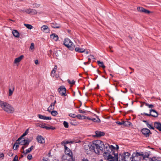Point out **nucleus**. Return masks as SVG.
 <instances>
[{
	"label": "nucleus",
	"mask_w": 161,
	"mask_h": 161,
	"mask_svg": "<svg viewBox=\"0 0 161 161\" xmlns=\"http://www.w3.org/2000/svg\"><path fill=\"white\" fill-rule=\"evenodd\" d=\"M76 115L74 114L70 113L69 114V116L74 118L76 117Z\"/></svg>",
	"instance_id": "obj_48"
},
{
	"label": "nucleus",
	"mask_w": 161,
	"mask_h": 161,
	"mask_svg": "<svg viewBox=\"0 0 161 161\" xmlns=\"http://www.w3.org/2000/svg\"><path fill=\"white\" fill-rule=\"evenodd\" d=\"M19 143H18L17 142H16L14 143L13 147V149L14 150H16L19 147Z\"/></svg>",
	"instance_id": "obj_31"
},
{
	"label": "nucleus",
	"mask_w": 161,
	"mask_h": 161,
	"mask_svg": "<svg viewBox=\"0 0 161 161\" xmlns=\"http://www.w3.org/2000/svg\"><path fill=\"white\" fill-rule=\"evenodd\" d=\"M75 50L76 52H78L80 53H83L85 51V49L84 48H80L78 47H75Z\"/></svg>",
	"instance_id": "obj_24"
},
{
	"label": "nucleus",
	"mask_w": 161,
	"mask_h": 161,
	"mask_svg": "<svg viewBox=\"0 0 161 161\" xmlns=\"http://www.w3.org/2000/svg\"><path fill=\"white\" fill-rule=\"evenodd\" d=\"M76 117L80 119H82V117H84V118L85 116L79 114L76 115Z\"/></svg>",
	"instance_id": "obj_46"
},
{
	"label": "nucleus",
	"mask_w": 161,
	"mask_h": 161,
	"mask_svg": "<svg viewBox=\"0 0 161 161\" xmlns=\"http://www.w3.org/2000/svg\"><path fill=\"white\" fill-rule=\"evenodd\" d=\"M107 144H104L103 142L100 140L94 141L92 144V147H93V150L96 153H98L99 150L103 151L104 149H106V145Z\"/></svg>",
	"instance_id": "obj_2"
},
{
	"label": "nucleus",
	"mask_w": 161,
	"mask_h": 161,
	"mask_svg": "<svg viewBox=\"0 0 161 161\" xmlns=\"http://www.w3.org/2000/svg\"><path fill=\"white\" fill-rule=\"evenodd\" d=\"M34 48V44L33 43H32L31 44V45L30 47V49L31 50H32Z\"/></svg>",
	"instance_id": "obj_49"
},
{
	"label": "nucleus",
	"mask_w": 161,
	"mask_h": 161,
	"mask_svg": "<svg viewBox=\"0 0 161 161\" xmlns=\"http://www.w3.org/2000/svg\"><path fill=\"white\" fill-rule=\"evenodd\" d=\"M31 9L29 8L25 10H23V11L24 12H25L27 13L28 14H31Z\"/></svg>",
	"instance_id": "obj_43"
},
{
	"label": "nucleus",
	"mask_w": 161,
	"mask_h": 161,
	"mask_svg": "<svg viewBox=\"0 0 161 161\" xmlns=\"http://www.w3.org/2000/svg\"><path fill=\"white\" fill-rule=\"evenodd\" d=\"M142 121L146 123V124H147V123H148V122L147 121L145 120H143Z\"/></svg>",
	"instance_id": "obj_61"
},
{
	"label": "nucleus",
	"mask_w": 161,
	"mask_h": 161,
	"mask_svg": "<svg viewBox=\"0 0 161 161\" xmlns=\"http://www.w3.org/2000/svg\"><path fill=\"white\" fill-rule=\"evenodd\" d=\"M36 126L37 127H41L42 128H44L47 130H50V129H52L53 130L55 129V128L53 127L52 126L51 127H48L47 126H46L45 125V124H39V123H37L36 124Z\"/></svg>",
	"instance_id": "obj_10"
},
{
	"label": "nucleus",
	"mask_w": 161,
	"mask_h": 161,
	"mask_svg": "<svg viewBox=\"0 0 161 161\" xmlns=\"http://www.w3.org/2000/svg\"><path fill=\"white\" fill-rule=\"evenodd\" d=\"M122 155H124V156H126L130 157V153L128 152H124L123 153V154Z\"/></svg>",
	"instance_id": "obj_47"
},
{
	"label": "nucleus",
	"mask_w": 161,
	"mask_h": 161,
	"mask_svg": "<svg viewBox=\"0 0 161 161\" xmlns=\"http://www.w3.org/2000/svg\"><path fill=\"white\" fill-rule=\"evenodd\" d=\"M108 148L107 149H108V150H109V149H111L112 152H114L113 150H115L116 149V147H114L113 145H109L108 144Z\"/></svg>",
	"instance_id": "obj_30"
},
{
	"label": "nucleus",
	"mask_w": 161,
	"mask_h": 161,
	"mask_svg": "<svg viewBox=\"0 0 161 161\" xmlns=\"http://www.w3.org/2000/svg\"><path fill=\"white\" fill-rule=\"evenodd\" d=\"M88 58H90L91 59L94 58V57L93 55H90L89 56H88Z\"/></svg>",
	"instance_id": "obj_55"
},
{
	"label": "nucleus",
	"mask_w": 161,
	"mask_h": 161,
	"mask_svg": "<svg viewBox=\"0 0 161 161\" xmlns=\"http://www.w3.org/2000/svg\"><path fill=\"white\" fill-rule=\"evenodd\" d=\"M70 142H69V141L64 140L61 142V145L62 146H64V147H65V144H68Z\"/></svg>",
	"instance_id": "obj_35"
},
{
	"label": "nucleus",
	"mask_w": 161,
	"mask_h": 161,
	"mask_svg": "<svg viewBox=\"0 0 161 161\" xmlns=\"http://www.w3.org/2000/svg\"><path fill=\"white\" fill-rule=\"evenodd\" d=\"M52 115L53 116H56L58 114V112L56 111H53L51 112Z\"/></svg>",
	"instance_id": "obj_40"
},
{
	"label": "nucleus",
	"mask_w": 161,
	"mask_h": 161,
	"mask_svg": "<svg viewBox=\"0 0 161 161\" xmlns=\"http://www.w3.org/2000/svg\"><path fill=\"white\" fill-rule=\"evenodd\" d=\"M56 103V100H55V101H54V102L53 103H52V104H53L54 105H55V103Z\"/></svg>",
	"instance_id": "obj_62"
},
{
	"label": "nucleus",
	"mask_w": 161,
	"mask_h": 161,
	"mask_svg": "<svg viewBox=\"0 0 161 161\" xmlns=\"http://www.w3.org/2000/svg\"><path fill=\"white\" fill-rule=\"evenodd\" d=\"M78 111H79V112L80 113L84 114V113H86V111H85L84 110H82L81 109H80Z\"/></svg>",
	"instance_id": "obj_52"
},
{
	"label": "nucleus",
	"mask_w": 161,
	"mask_h": 161,
	"mask_svg": "<svg viewBox=\"0 0 161 161\" xmlns=\"http://www.w3.org/2000/svg\"><path fill=\"white\" fill-rule=\"evenodd\" d=\"M51 27L54 28H59L60 27V26L59 24L55 22L51 23Z\"/></svg>",
	"instance_id": "obj_20"
},
{
	"label": "nucleus",
	"mask_w": 161,
	"mask_h": 161,
	"mask_svg": "<svg viewBox=\"0 0 161 161\" xmlns=\"http://www.w3.org/2000/svg\"><path fill=\"white\" fill-rule=\"evenodd\" d=\"M150 113L151 114V116L154 117H156L158 116V113L154 109H150Z\"/></svg>",
	"instance_id": "obj_17"
},
{
	"label": "nucleus",
	"mask_w": 161,
	"mask_h": 161,
	"mask_svg": "<svg viewBox=\"0 0 161 161\" xmlns=\"http://www.w3.org/2000/svg\"><path fill=\"white\" fill-rule=\"evenodd\" d=\"M62 161H74L73 156L65 155L63 156L62 158Z\"/></svg>",
	"instance_id": "obj_9"
},
{
	"label": "nucleus",
	"mask_w": 161,
	"mask_h": 161,
	"mask_svg": "<svg viewBox=\"0 0 161 161\" xmlns=\"http://www.w3.org/2000/svg\"><path fill=\"white\" fill-rule=\"evenodd\" d=\"M12 33L14 36L18 38L19 36V34L16 30H14L12 31Z\"/></svg>",
	"instance_id": "obj_25"
},
{
	"label": "nucleus",
	"mask_w": 161,
	"mask_h": 161,
	"mask_svg": "<svg viewBox=\"0 0 161 161\" xmlns=\"http://www.w3.org/2000/svg\"><path fill=\"white\" fill-rule=\"evenodd\" d=\"M96 135L95 136L97 137H100L104 135V133L103 132L97 131L95 132Z\"/></svg>",
	"instance_id": "obj_22"
},
{
	"label": "nucleus",
	"mask_w": 161,
	"mask_h": 161,
	"mask_svg": "<svg viewBox=\"0 0 161 161\" xmlns=\"http://www.w3.org/2000/svg\"><path fill=\"white\" fill-rule=\"evenodd\" d=\"M141 114L142 115L144 114L145 115L148 116H151V114L150 113V114H147V113H144L143 114Z\"/></svg>",
	"instance_id": "obj_54"
},
{
	"label": "nucleus",
	"mask_w": 161,
	"mask_h": 161,
	"mask_svg": "<svg viewBox=\"0 0 161 161\" xmlns=\"http://www.w3.org/2000/svg\"><path fill=\"white\" fill-rule=\"evenodd\" d=\"M54 108V105L52 103L49 107L48 108L47 111L49 112H51V110H53Z\"/></svg>",
	"instance_id": "obj_28"
},
{
	"label": "nucleus",
	"mask_w": 161,
	"mask_h": 161,
	"mask_svg": "<svg viewBox=\"0 0 161 161\" xmlns=\"http://www.w3.org/2000/svg\"><path fill=\"white\" fill-rule=\"evenodd\" d=\"M64 44L70 50L74 49L75 45L72 42L69 38H66L64 39Z\"/></svg>",
	"instance_id": "obj_6"
},
{
	"label": "nucleus",
	"mask_w": 161,
	"mask_h": 161,
	"mask_svg": "<svg viewBox=\"0 0 161 161\" xmlns=\"http://www.w3.org/2000/svg\"><path fill=\"white\" fill-rule=\"evenodd\" d=\"M24 25L26 28L29 29H31L33 28V26L31 25L27 24H24Z\"/></svg>",
	"instance_id": "obj_37"
},
{
	"label": "nucleus",
	"mask_w": 161,
	"mask_h": 161,
	"mask_svg": "<svg viewBox=\"0 0 161 161\" xmlns=\"http://www.w3.org/2000/svg\"><path fill=\"white\" fill-rule=\"evenodd\" d=\"M67 81L70 84H74L75 82V81L74 80L71 81L70 80L68 79Z\"/></svg>",
	"instance_id": "obj_45"
},
{
	"label": "nucleus",
	"mask_w": 161,
	"mask_h": 161,
	"mask_svg": "<svg viewBox=\"0 0 161 161\" xmlns=\"http://www.w3.org/2000/svg\"><path fill=\"white\" fill-rule=\"evenodd\" d=\"M14 90V88H13L12 89L10 88L9 89V90H8V92H9L8 96H10L12 95Z\"/></svg>",
	"instance_id": "obj_33"
},
{
	"label": "nucleus",
	"mask_w": 161,
	"mask_h": 161,
	"mask_svg": "<svg viewBox=\"0 0 161 161\" xmlns=\"http://www.w3.org/2000/svg\"><path fill=\"white\" fill-rule=\"evenodd\" d=\"M33 148L34 146H32L26 149L25 151L24 150H22L23 151H22L21 152L22 153H24V154H26L27 153H29L31 150L33 149Z\"/></svg>",
	"instance_id": "obj_18"
},
{
	"label": "nucleus",
	"mask_w": 161,
	"mask_h": 161,
	"mask_svg": "<svg viewBox=\"0 0 161 161\" xmlns=\"http://www.w3.org/2000/svg\"><path fill=\"white\" fill-rule=\"evenodd\" d=\"M121 159L122 161H130V157H128L126 156L122 155H121Z\"/></svg>",
	"instance_id": "obj_21"
},
{
	"label": "nucleus",
	"mask_w": 161,
	"mask_h": 161,
	"mask_svg": "<svg viewBox=\"0 0 161 161\" xmlns=\"http://www.w3.org/2000/svg\"><path fill=\"white\" fill-rule=\"evenodd\" d=\"M84 119H87L89 120H92V118H91L88 117H86V116H85L84 118Z\"/></svg>",
	"instance_id": "obj_58"
},
{
	"label": "nucleus",
	"mask_w": 161,
	"mask_h": 161,
	"mask_svg": "<svg viewBox=\"0 0 161 161\" xmlns=\"http://www.w3.org/2000/svg\"><path fill=\"white\" fill-rule=\"evenodd\" d=\"M124 125L125 126L130 125L132 124L129 121H124Z\"/></svg>",
	"instance_id": "obj_41"
},
{
	"label": "nucleus",
	"mask_w": 161,
	"mask_h": 161,
	"mask_svg": "<svg viewBox=\"0 0 161 161\" xmlns=\"http://www.w3.org/2000/svg\"><path fill=\"white\" fill-rule=\"evenodd\" d=\"M0 158H3V157H4V154H3V153H0Z\"/></svg>",
	"instance_id": "obj_57"
},
{
	"label": "nucleus",
	"mask_w": 161,
	"mask_h": 161,
	"mask_svg": "<svg viewBox=\"0 0 161 161\" xmlns=\"http://www.w3.org/2000/svg\"><path fill=\"white\" fill-rule=\"evenodd\" d=\"M38 116L40 119L46 120H50L52 119L51 117H47L44 115H43L40 114L38 115Z\"/></svg>",
	"instance_id": "obj_16"
},
{
	"label": "nucleus",
	"mask_w": 161,
	"mask_h": 161,
	"mask_svg": "<svg viewBox=\"0 0 161 161\" xmlns=\"http://www.w3.org/2000/svg\"><path fill=\"white\" fill-rule=\"evenodd\" d=\"M0 107L8 113L12 114L14 111V109L12 106L6 102L0 100Z\"/></svg>",
	"instance_id": "obj_4"
},
{
	"label": "nucleus",
	"mask_w": 161,
	"mask_h": 161,
	"mask_svg": "<svg viewBox=\"0 0 161 161\" xmlns=\"http://www.w3.org/2000/svg\"><path fill=\"white\" fill-rule=\"evenodd\" d=\"M149 154L143 153H134L133 154V159L135 161H141L142 159L143 161H149Z\"/></svg>",
	"instance_id": "obj_3"
},
{
	"label": "nucleus",
	"mask_w": 161,
	"mask_h": 161,
	"mask_svg": "<svg viewBox=\"0 0 161 161\" xmlns=\"http://www.w3.org/2000/svg\"><path fill=\"white\" fill-rule=\"evenodd\" d=\"M137 9L138 11L141 13H144L145 14H148L151 12L150 11L147 10L142 7H138Z\"/></svg>",
	"instance_id": "obj_12"
},
{
	"label": "nucleus",
	"mask_w": 161,
	"mask_h": 161,
	"mask_svg": "<svg viewBox=\"0 0 161 161\" xmlns=\"http://www.w3.org/2000/svg\"><path fill=\"white\" fill-rule=\"evenodd\" d=\"M65 153L67 155L72 156V153L70 150L66 146H65Z\"/></svg>",
	"instance_id": "obj_14"
},
{
	"label": "nucleus",
	"mask_w": 161,
	"mask_h": 161,
	"mask_svg": "<svg viewBox=\"0 0 161 161\" xmlns=\"http://www.w3.org/2000/svg\"><path fill=\"white\" fill-rule=\"evenodd\" d=\"M57 65H55L54 67L53 68V70L51 71V73L52 74H54L55 73L56 71L57 70Z\"/></svg>",
	"instance_id": "obj_39"
},
{
	"label": "nucleus",
	"mask_w": 161,
	"mask_h": 161,
	"mask_svg": "<svg viewBox=\"0 0 161 161\" xmlns=\"http://www.w3.org/2000/svg\"><path fill=\"white\" fill-rule=\"evenodd\" d=\"M37 13V12L36 11L35 9H31V14L32 15H35Z\"/></svg>",
	"instance_id": "obj_42"
},
{
	"label": "nucleus",
	"mask_w": 161,
	"mask_h": 161,
	"mask_svg": "<svg viewBox=\"0 0 161 161\" xmlns=\"http://www.w3.org/2000/svg\"><path fill=\"white\" fill-rule=\"evenodd\" d=\"M29 132V129H27L25 132L20 137V138H23V137L25 136Z\"/></svg>",
	"instance_id": "obj_36"
},
{
	"label": "nucleus",
	"mask_w": 161,
	"mask_h": 161,
	"mask_svg": "<svg viewBox=\"0 0 161 161\" xmlns=\"http://www.w3.org/2000/svg\"><path fill=\"white\" fill-rule=\"evenodd\" d=\"M63 125L66 128H68L69 127V124L68 123L65 121H64L63 122Z\"/></svg>",
	"instance_id": "obj_44"
},
{
	"label": "nucleus",
	"mask_w": 161,
	"mask_h": 161,
	"mask_svg": "<svg viewBox=\"0 0 161 161\" xmlns=\"http://www.w3.org/2000/svg\"><path fill=\"white\" fill-rule=\"evenodd\" d=\"M69 142H70V143H73L74 142V141H70V142L69 141Z\"/></svg>",
	"instance_id": "obj_63"
},
{
	"label": "nucleus",
	"mask_w": 161,
	"mask_h": 161,
	"mask_svg": "<svg viewBox=\"0 0 161 161\" xmlns=\"http://www.w3.org/2000/svg\"><path fill=\"white\" fill-rule=\"evenodd\" d=\"M109 48L110 49H111V48H112V46H109Z\"/></svg>",
	"instance_id": "obj_64"
},
{
	"label": "nucleus",
	"mask_w": 161,
	"mask_h": 161,
	"mask_svg": "<svg viewBox=\"0 0 161 161\" xmlns=\"http://www.w3.org/2000/svg\"><path fill=\"white\" fill-rule=\"evenodd\" d=\"M35 64H38V60H36L35 61Z\"/></svg>",
	"instance_id": "obj_60"
},
{
	"label": "nucleus",
	"mask_w": 161,
	"mask_h": 161,
	"mask_svg": "<svg viewBox=\"0 0 161 161\" xmlns=\"http://www.w3.org/2000/svg\"><path fill=\"white\" fill-rule=\"evenodd\" d=\"M97 63L100 67H101L103 69L105 68V66L104 65V63L103 62H101L100 61H97Z\"/></svg>",
	"instance_id": "obj_27"
},
{
	"label": "nucleus",
	"mask_w": 161,
	"mask_h": 161,
	"mask_svg": "<svg viewBox=\"0 0 161 161\" xmlns=\"http://www.w3.org/2000/svg\"><path fill=\"white\" fill-rule=\"evenodd\" d=\"M152 161H161V158L153 157L151 158Z\"/></svg>",
	"instance_id": "obj_29"
},
{
	"label": "nucleus",
	"mask_w": 161,
	"mask_h": 161,
	"mask_svg": "<svg viewBox=\"0 0 161 161\" xmlns=\"http://www.w3.org/2000/svg\"><path fill=\"white\" fill-rule=\"evenodd\" d=\"M41 30L43 31L47 32L49 31L48 27L47 25H43L41 27Z\"/></svg>",
	"instance_id": "obj_26"
},
{
	"label": "nucleus",
	"mask_w": 161,
	"mask_h": 161,
	"mask_svg": "<svg viewBox=\"0 0 161 161\" xmlns=\"http://www.w3.org/2000/svg\"><path fill=\"white\" fill-rule=\"evenodd\" d=\"M149 108H153L154 106L153 104H149L144 103Z\"/></svg>",
	"instance_id": "obj_38"
},
{
	"label": "nucleus",
	"mask_w": 161,
	"mask_h": 161,
	"mask_svg": "<svg viewBox=\"0 0 161 161\" xmlns=\"http://www.w3.org/2000/svg\"><path fill=\"white\" fill-rule=\"evenodd\" d=\"M18 159V157L17 155H16L15 157H14L13 160H14V161H17Z\"/></svg>",
	"instance_id": "obj_56"
},
{
	"label": "nucleus",
	"mask_w": 161,
	"mask_h": 161,
	"mask_svg": "<svg viewBox=\"0 0 161 161\" xmlns=\"http://www.w3.org/2000/svg\"><path fill=\"white\" fill-rule=\"evenodd\" d=\"M16 141L18 142L19 145H23L21 150H24L25 148L28 146L30 142L28 139H25L24 138L20 137H19Z\"/></svg>",
	"instance_id": "obj_5"
},
{
	"label": "nucleus",
	"mask_w": 161,
	"mask_h": 161,
	"mask_svg": "<svg viewBox=\"0 0 161 161\" xmlns=\"http://www.w3.org/2000/svg\"><path fill=\"white\" fill-rule=\"evenodd\" d=\"M82 161H89L88 159L86 158H83L82 159Z\"/></svg>",
	"instance_id": "obj_59"
},
{
	"label": "nucleus",
	"mask_w": 161,
	"mask_h": 161,
	"mask_svg": "<svg viewBox=\"0 0 161 161\" xmlns=\"http://www.w3.org/2000/svg\"><path fill=\"white\" fill-rule=\"evenodd\" d=\"M36 139L38 142L43 144L45 142L44 139L42 136L38 135L36 136Z\"/></svg>",
	"instance_id": "obj_13"
},
{
	"label": "nucleus",
	"mask_w": 161,
	"mask_h": 161,
	"mask_svg": "<svg viewBox=\"0 0 161 161\" xmlns=\"http://www.w3.org/2000/svg\"><path fill=\"white\" fill-rule=\"evenodd\" d=\"M92 120L94 122H100V119L97 117V119L92 118Z\"/></svg>",
	"instance_id": "obj_34"
},
{
	"label": "nucleus",
	"mask_w": 161,
	"mask_h": 161,
	"mask_svg": "<svg viewBox=\"0 0 161 161\" xmlns=\"http://www.w3.org/2000/svg\"><path fill=\"white\" fill-rule=\"evenodd\" d=\"M24 57V56L23 55H21L19 57L16 58L14 60V63L17 64L19 63L23 58Z\"/></svg>",
	"instance_id": "obj_23"
},
{
	"label": "nucleus",
	"mask_w": 161,
	"mask_h": 161,
	"mask_svg": "<svg viewBox=\"0 0 161 161\" xmlns=\"http://www.w3.org/2000/svg\"><path fill=\"white\" fill-rule=\"evenodd\" d=\"M105 145L106 149L103 154L104 159L107 161H118V154L114 153V152L111 153L110 150L107 149L108 145Z\"/></svg>",
	"instance_id": "obj_1"
},
{
	"label": "nucleus",
	"mask_w": 161,
	"mask_h": 161,
	"mask_svg": "<svg viewBox=\"0 0 161 161\" xmlns=\"http://www.w3.org/2000/svg\"><path fill=\"white\" fill-rule=\"evenodd\" d=\"M84 148L85 152L87 154H90L92 152H94L93 147H92V144H85L84 145Z\"/></svg>",
	"instance_id": "obj_7"
},
{
	"label": "nucleus",
	"mask_w": 161,
	"mask_h": 161,
	"mask_svg": "<svg viewBox=\"0 0 161 161\" xmlns=\"http://www.w3.org/2000/svg\"><path fill=\"white\" fill-rule=\"evenodd\" d=\"M154 127L156 128L159 131H161V123L158 122H155L154 123Z\"/></svg>",
	"instance_id": "obj_15"
},
{
	"label": "nucleus",
	"mask_w": 161,
	"mask_h": 161,
	"mask_svg": "<svg viewBox=\"0 0 161 161\" xmlns=\"http://www.w3.org/2000/svg\"><path fill=\"white\" fill-rule=\"evenodd\" d=\"M27 158L29 160H31L32 158V156L31 154H29L27 156Z\"/></svg>",
	"instance_id": "obj_53"
},
{
	"label": "nucleus",
	"mask_w": 161,
	"mask_h": 161,
	"mask_svg": "<svg viewBox=\"0 0 161 161\" xmlns=\"http://www.w3.org/2000/svg\"><path fill=\"white\" fill-rule=\"evenodd\" d=\"M116 123L117 124H118V125H123L124 124V121H122V122H120L119 121H117L116 122Z\"/></svg>",
	"instance_id": "obj_51"
},
{
	"label": "nucleus",
	"mask_w": 161,
	"mask_h": 161,
	"mask_svg": "<svg viewBox=\"0 0 161 161\" xmlns=\"http://www.w3.org/2000/svg\"><path fill=\"white\" fill-rule=\"evenodd\" d=\"M142 132L146 137H148L150 134H151L150 131L147 128H143L142 130Z\"/></svg>",
	"instance_id": "obj_11"
},
{
	"label": "nucleus",
	"mask_w": 161,
	"mask_h": 161,
	"mask_svg": "<svg viewBox=\"0 0 161 161\" xmlns=\"http://www.w3.org/2000/svg\"><path fill=\"white\" fill-rule=\"evenodd\" d=\"M40 5L37 3L33 4V6L34 8H37L40 6Z\"/></svg>",
	"instance_id": "obj_50"
},
{
	"label": "nucleus",
	"mask_w": 161,
	"mask_h": 161,
	"mask_svg": "<svg viewBox=\"0 0 161 161\" xmlns=\"http://www.w3.org/2000/svg\"><path fill=\"white\" fill-rule=\"evenodd\" d=\"M146 125L150 129L153 130L154 129V127L152 126L151 124H150L149 123H147Z\"/></svg>",
	"instance_id": "obj_32"
},
{
	"label": "nucleus",
	"mask_w": 161,
	"mask_h": 161,
	"mask_svg": "<svg viewBox=\"0 0 161 161\" xmlns=\"http://www.w3.org/2000/svg\"><path fill=\"white\" fill-rule=\"evenodd\" d=\"M50 38L55 41H57L58 39V36L55 33H53L50 35Z\"/></svg>",
	"instance_id": "obj_19"
},
{
	"label": "nucleus",
	"mask_w": 161,
	"mask_h": 161,
	"mask_svg": "<svg viewBox=\"0 0 161 161\" xmlns=\"http://www.w3.org/2000/svg\"><path fill=\"white\" fill-rule=\"evenodd\" d=\"M58 92L62 96H65L66 95V88L64 86H61L58 89Z\"/></svg>",
	"instance_id": "obj_8"
}]
</instances>
